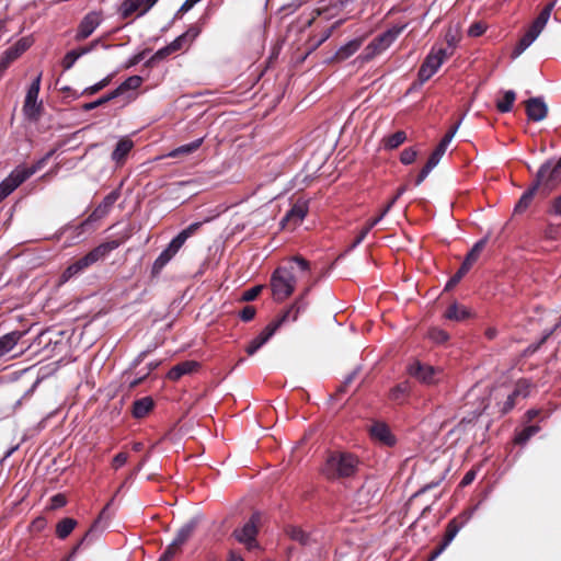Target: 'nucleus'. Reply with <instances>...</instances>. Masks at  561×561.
Here are the masks:
<instances>
[{"label": "nucleus", "instance_id": "obj_1", "mask_svg": "<svg viewBox=\"0 0 561 561\" xmlns=\"http://www.w3.org/2000/svg\"><path fill=\"white\" fill-rule=\"evenodd\" d=\"M359 467V459L347 451L330 453L320 471L328 480H341L355 476Z\"/></svg>", "mask_w": 561, "mask_h": 561}, {"label": "nucleus", "instance_id": "obj_2", "mask_svg": "<svg viewBox=\"0 0 561 561\" xmlns=\"http://www.w3.org/2000/svg\"><path fill=\"white\" fill-rule=\"evenodd\" d=\"M119 247V242L116 240L101 243L84 256L80 257L72 264H70L61 274L60 283H66L73 276H77L83 273L87 268L103 260L111 251L117 249Z\"/></svg>", "mask_w": 561, "mask_h": 561}, {"label": "nucleus", "instance_id": "obj_3", "mask_svg": "<svg viewBox=\"0 0 561 561\" xmlns=\"http://www.w3.org/2000/svg\"><path fill=\"white\" fill-rule=\"evenodd\" d=\"M54 153L55 150H50L33 165L28 168L20 167L13 170L11 174L0 183V202L10 195L25 180L39 171Z\"/></svg>", "mask_w": 561, "mask_h": 561}, {"label": "nucleus", "instance_id": "obj_4", "mask_svg": "<svg viewBox=\"0 0 561 561\" xmlns=\"http://www.w3.org/2000/svg\"><path fill=\"white\" fill-rule=\"evenodd\" d=\"M202 226V222H193L187 228L183 229L176 237H174L169 245L160 253L152 264V275H158L162 268L172 260L179 252L186 240L192 237Z\"/></svg>", "mask_w": 561, "mask_h": 561}, {"label": "nucleus", "instance_id": "obj_5", "mask_svg": "<svg viewBox=\"0 0 561 561\" xmlns=\"http://www.w3.org/2000/svg\"><path fill=\"white\" fill-rule=\"evenodd\" d=\"M202 226V222H193L187 228L183 229L176 237H174L169 245L160 253L152 264V275H158L162 268L172 260L179 252L186 240L192 237Z\"/></svg>", "mask_w": 561, "mask_h": 561}, {"label": "nucleus", "instance_id": "obj_6", "mask_svg": "<svg viewBox=\"0 0 561 561\" xmlns=\"http://www.w3.org/2000/svg\"><path fill=\"white\" fill-rule=\"evenodd\" d=\"M561 176V156L554 163H545L537 172V181L534 185L528 186V202L537 194L547 195L554 182Z\"/></svg>", "mask_w": 561, "mask_h": 561}, {"label": "nucleus", "instance_id": "obj_7", "mask_svg": "<svg viewBox=\"0 0 561 561\" xmlns=\"http://www.w3.org/2000/svg\"><path fill=\"white\" fill-rule=\"evenodd\" d=\"M296 277L294 266H280L275 270L271 277V288L275 300L283 301L295 290Z\"/></svg>", "mask_w": 561, "mask_h": 561}, {"label": "nucleus", "instance_id": "obj_8", "mask_svg": "<svg viewBox=\"0 0 561 561\" xmlns=\"http://www.w3.org/2000/svg\"><path fill=\"white\" fill-rule=\"evenodd\" d=\"M405 28V25L393 26L375 37L364 49L362 58L366 61L385 51Z\"/></svg>", "mask_w": 561, "mask_h": 561}, {"label": "nucleus", "instance_id": "obj_9", "mask_svg": "<svg viewBox=\"0 0 561 561\" xmlns=\"http://www.w3.org/2000/svg\"><path fill=\"white\" fill-rule=\"evenodd\" d=\"M447 58V51L444 48H433L430 54L425 57L423 64L420 67L417 78L420 84L425 83L430 80L440 68L445 59Z\"/></svg>", "mask_w": 561, "mask_h": 561}, {"label": "nucleus", "instance_id": "obj_10", "mask_svg": "<svg viewBox=\"0 0 561 561\" xmlns=\"http://www.w3.org/2000/svg\"><path fill=\"white\" fill-rule=\"evenodd\" d=\"M381 497V484L375 480H366L358 489L355 495V501L360 507H368L377 503Z\"/></svg>", "mask_w": 561, "mask_h": 561}, {"label": "nucleus", "instance_id": "obj_11", "mask_svg": "<svg viewBox=\"0 0 561 561\" xmlns=\"http://www.w3.org/2000/svg\"><path fill=\"white\" fill-rule=\"evenodd\" d=\"M408 373L420 382L425 385L437 383L439 381V377L443 374L440 369L422 364L419 360H414L408 366Z\"/></svg>", "mask_w": 561, "mask_h": 561}, {"label": "nucleus", "instance_id": "obj_12", "mask_svg": "<svg viewBox=\"0 0 561 561\" xmlns=\"http://www.w3.org/2000/svg\"><path fill=\"white\" fill-rule=\"evenodd\" d=\"M261 520L260 513L252 514L250 520L243 525L241 529H236L233 536L236 539L245 545L248 549H254L257 547L255 540L257 534V525Z\"/></svg>", "mask_w": 561, "mask_h": 561}, {"label": "nucleus", "instance_id": "obj_13", "mask_svg": "<svg viewBox=\"0 0 561 561\" xmlns=\"http://www.w3.org/2000/svg\"><path fill=\"white\" fill-rule=\"evenodd\" d=\"M39 85H41V75H38L36 77V79L32 82V84L30 85L26 96H25L24 105H23L24 114L30 119H36L39 114V110L42 107V104L37 103Z\"/></svg>", "mask_w": 561, "mask_h": 561}, {"label": "nucleus", "instance_id": "obj_14", "mask_svg": "<svg viewBox=\"0 0 561 561\" xmlns=\"http://www.w3.org/2000/svg\"><path fill=\"white\" fill-rule=\"evenodd\" d=\"M557 0H552L547 3L538 16L533 21V23L528 26V47L538 38L545 26L547 25L551 11L556 5Z\"/></svg>", "mask_w": 561, "mask_h": 561}, {"label": "nucleus", "instance_id": "obj_15", "mask_svg": "<svg viewBox=\"0 0 561 561\" xmlns=\"http://www.w3.org/2000/svg\"><path fill=\"white\" fill-rule=\"evenodd\" d=\"M121 196L119 190H114L110 194H107L103 201L99 204V206L93 210V213L85 219L78 228L83 230L87 226H89L92 221L103 218L108 214L113 205L117 202Z\"/></svg>", "mask_w": 561, "mask_h": 561}, {"label": "nucleus", "instance_id": "obj_16", "mask_svg": "<svg viewBox=\"0 0 561 561\" xmlns=\"http://www.w3.org/2000/svg\"><path fill=\"white\" fill-rule=\"evenodd\" d=\"M31 44L32 42L30 38L23 37L3 53L2 57L0 58V78L13 61L16 60L26 49H28Z\"/></svg>", "mask_w": 561, "mask_h": 561}, {"label": "nucleus", "instance_id": "obj_17", "mask_svg": "<svg viewBox=\"0 0 561 561\" xmlns=\"http://www.w3.org/2000/svg\"><path fill=\"white\" fill-rule=\"evenodd\" d=\"M308 206L305 202H297L280 221L283 229H295L306 217Z\"/></svg>", "mask_w": 561, "mask_h": 561}, {"label": "nucleus", "instance_id": "obj_18", "mask_svg": "<svg viewBox=\"0 0 561 561\" xmlns=\"http://www.w3.org/2000/svg\"><path fill=\"white\" fill-rule=\"evenodd\" d=\"M309 291V288L306 289L305 294L295 300V302L287 309L285 312L273 323L277 324V329L286 322H294L298 319L299 314L307 309V302L305 301V296Z\"/></svg>", "mask_w": 561, "mask_h": 561}, {"label": "nucleus", "instance_id": "obj_19", "mask_svg": "<svg viewBox=\"0 0 561 561\" xmlns=\"http://www.w3.org/2000/svg\"><path fill=\"white\" fill-rule=\"evenodd\" d=\"M101 21L102 18L99 12H89L87 15H84V18L81 20L78 26L76 39L83 41L87 37H89L94 32V30L100 25Z\"/></svg>", "mask_w": 561, "mask_h": 561}, {"label": "nucleus", "instance_id": "obj_20", "mask_svg": "<svg viewBox=\"0 0 561 561\" xmlns=\"http://www.w3.org/2000/svg\"><path fill=\"white\" fill-rule=\"evenodd\" d=\"M549 112L543 96H528V122H542Z\"/></svg>", "mask_w": 561, "mask_h": 561}, {"label": "nucleus", "instance_id": "obj_21", "mask_svg": "<svg viewBox=\"0 0 561 561\" xmlns=\"http://www.w3.org/2000/svg\"><path fill=\"white\" fill-rule=\"evenodd\" d=\"M461 527L462 524H459L456 518L451 519L446 527L443 542L431 553L427 561H434L449 546Z\"/></svg>", "mask_w": 561, "mask_h": 561}, {"label": "nucleus", "instance_id": "obj_22", "mask_svg": "<svg viewBox=\"0 0 561 561\" xmlns=\"http://www.w3.org/2000/svg\"><path fill=\"white\" fill-rule=\"evenodd\" d=\"M277 324L273 322L265 327V329L254 337L245 348L248 355L252 356L255 354L275 333Z\"/></svg>", "mask_w": 561, "mask_h": 561}, {"label": "nucleus", "instance_id": "obj_23", "mask_svg": "<svg viewBox=\"0 0 561 561\" xmlns=\"http://www.w3.org/2000/svg\"><path fill=\"white\" fill-rule=\"evenodd\" d=\"M370 435L374 439L387 446H392L396 443L388 425L381 422H376L371 425Z\"/></svg>", "mask_w": 561, "mask_h": 561}, {"label": "nucleus", "instance_id": "obj_24", "mask_svg": "<svg viewBox=\"0 0 561 561\" xmlns=\"http://www.w3.org/2000/svg\"><path fill=\"white\" fill-rule=\"evenodd\" d=\"M198 363L195 360L182 362L170 369V371L168 373V378L170 380L176 381L182 376L195 371L198 368Z\"/></svg>", "mask_w": 561, "mask_h": 561}, {"label": "nucleus", "instance_id": "obj_25", "mask_svg": "<svg viewBox=\"0 0 561 561\" xmlns=\"http://www.w3.org/2000/svg\"><path fill=\"white\" fill-rule=\"evenodd\" d=\"M23 333L13 331L0 337V357L7 355L18 344Z\"/></svg>", "mask_w": 561, "mask_h": 561}, {"label": "nucleus", "instance_id": "obj_26", "mask_svg": "<svg viewBox=\"0 0 561 561\" xmlns=\"http://www.w3.org/2000/svg\"><path fill=\"white\" fill-rule=\"evenodd\" d=\"M363 41L360 38L350 41L337 49L334 58L339 61L347 59L359 49Z\"/></svg>", "mask_w": 561, "mask_h": 561}, {"label": "nucleus", "instance_id": "obj_27", "mask_svg": "<svg viewBox=\"0 0 561 561\" xmlns=\"http://www.w3.org/2000/svg\"><path fill=\"white\" fill-rule=\"evenodd\" d=\"M488 239H489V236H485L484 238H482L481 240H479L478 242L474 243L472 249L466 255L465 261L462 262V265H465L466 267H468L470 270V267L478 261L481 252L485 248Z\"/></svg>", "mask_w": 561, "mask_h": 561}, {"label": "nucleus", "instance_id": "obj_28", "mask_svg": "<svg viewBox=\"0 0 561 561\" xmlns=\"http://www.w3.org/2000/svg\"><path fill=\"white\" fill-rule=\"evenodd\" d=\"M153 408V400L150 397H144L136 400L133 404V416L136 419L145 417Z\"/></svg>", "mask_w": 561, "mask_h": 561}, {"label": "nucleus", "instance_id": "obj_29", "mask_svg": "<svg viewBox=\"0 0 561 561\" xmlns=\"http://www.w3.org/2000/svg\"><path fill=\"white\" fill-rule=\"evenodd\" d=\"M204 141V138H198L190 144H186V145H182L175 149H173L172 151H170L167 157L169 158H178V157H185V156H190L192 154L193 152H195L203 144Z\"/></svg>", "mask_w": 561, "mask_h": 561}, {"label": "nucleus", "instance_id": "obj_30", "mask_svg": "<svg viewBox=\"0 0 561 561\" xmlns=\"http://www.w3.org/2000/svg\"><path fill=\"white\" fill-rule=\"evenodd\" d=\"M196 527V523L191 520L184 524L176 533L175 538L172 540L173 546L183 547V545L191 538Z\"/></svg>", "mask_w": 561, "mask_h": 561}, {"label": "nucleus", "instance_id": "obj_31", "mask_svg": "<svg viewBox=\"0 0 561 561\" xmlns=\"http://www.w3.org/2000/svg\"><path fill=\"white\" fill-rule=\"evenodd\" d=\"M133 146H134V144L130 139H127V138L121 139L117 142L116 148L112 152V159L116 163H122L125 160L128 152L131 150Z\"/></svg>", "mask_w": 561, "mask_h": 561}, {"label": "nucleus", "instance_id": "obj_32", "mask_svg": "<svg viewBox=\"0 0 561 561\" xmlns=\"http://www.w3.org/2000/svg\"><path fill=\"white\" fill-rule=\"evenodd\" d=\"M96 45V43H92L90 47H83V48H80V49H73V50H70L68 51L64 59H62V67L65 70H69L73 65L75 62L78 60V58H80L81 56L88 54L89 51H91V49Z\"/></svg>", "mask_w": 561, "mask_h": 561}, {"label": "nucleus", "instance_id": "obj_33", "mask_svg": "<svg viewBox=\"0 0 561 561\" xmlns=\"http://www.w3.org/2000/svg\"><path fill=\"white\" fill-rule=\"evenodd\" d=\"M470 316L469 310L458 304H453L448 307L445 317L449 320L461 321Z\"/></svg>", "mask_w": 561, "mask_h": 561}, {"label": "nucleus", "instance_id": "obj_34", "mask_svg": "<svg viewBox=\"0 0 561 561\" xmlns=\"http://www.w3.org/2000/svg\"><path fill=\"white\" fill-rule=\"evenodd\" d=\"M408 190L407 185H402L397 190L396 195L388 202V204L380 210L379 215L375 218L370 219L371 225H377L382 220V218L390 211L397 199L403 195Z\"/></svg>", "mask_w": 561, "mask_h": 561}, {"label": "nucleus", "instance_id": "obj_35", "mask_svg": "<svg viewBox=\"0 0 561 561\" xmlns=\"http://www.w3.org/2000/svg\"><path fill=\"white\" fill-rule=\"evenodd\" d=\"M111 503H108L103 510L102 512L100 513L98 519L93 523V525L90 527V529L88 530V533L84 535V537L81 539V541L76 546L73 547V549L71 550V552L69 553V556L64 560V561H72L77 551L79 550L80 546L83 543V541L90 536V534H92L94 530H96V528L99 527V524L101 523V520L105 517V512L106 510L108 508Z\"/></svg>", "mask_w": 561, "mask_h": 561}, {"label": "nucleus", "instance_id": "obj_36", "mask_svg": "<svg viewBox=\"0 0 561 561\" xmlns=\"http://www.w3.org/2000/svg\"><path fill=\"white\" fill-rule=\"evenodd\" d=\"M77 526V520L70 517L61 519L56 526V535L60 539L67 538Z\"/></svg>", "mask_w": 561, "mask_h": 561}, {"label": "nucleus", "instance_id": "obj_37", "mask_svg": "<svg viewBox=\"0 0 561 561\" xmlns=\"http://www.w3.org/2000/svg\"><path fill=\"white\" fill-rule=\"evenodd\" d=\"M516 94L514 91H505L503 93V96L496 101V108L501 113L510 112L513 107V104L515 102Z\"/></svg>", "mask_w": 561, "mask_h": 561}, {"label": "nucleus", "instance_id": "obj_38", "mask_svg": "<svg viewBox=\"0 0 561 561\" xmlns=\"http://www.w3.org/2000/svg\"><path fill=\"white\" fill-rule=\"evenodd\" d=\"M407 139V135L404 131L399 130L386 138H383V146L388 150H392L398 148L401 144H403Z\"/></svg>", "mask_w": 561, "mask_h": 561}, {"label": "nucleus", "instance_id": "obj_39", "mask_svg": "<svg viewBox=\"0 0 561 561\" xmlns=\"http://www.w3.org/2000/svg\"><path fill=\"white\" fill-rule=\"evenodd\" d=\"M145 7V0H124L121 7V13L123 18H128L138 9Z\"/></svg>", "mask_w": 561, "mask_h": 561}, {"label": "nucleus", "instance_id": "obj_40", "mask_svg": "<svg viewBox=\"0 0 561 561\" xmlns=\"http://www.w3.org/2000/svg\"><path fill=\"white\" fill-rule=\"evenodd\" d=\"M409 392L410 385L408 381H403L391 389L390 399L397 402H402Z\"/></svg>", "mask_w": 561, "mask_h": 561}, {"label": "nucleus", "instance_id": "obj_41", "mask_svg": "<svg viewBox=\"0 0 561 561\" xmlns=\"http://www.w3.org/2000/svg\"><path fill=\"white\" fill-rule=\"evenodd\" d=\"M561 327V318L559 321L549 330H546L537 343L528 345V354L537 352L540 346Z\"/></svg>", "mask_w": 561, "mask_h": 561}, {"label": "nucleus", "instance_id": "obj_42", "mask_svg": "<svg viewBox=\"0 0 561 561\" xmlns=\"http://www.w3.org/2000/svg\"><path fill=\"white\" fill-rule=\"evenodd\" d=\"M287 534L293 540L301 545H308L310 542V535L298 527H290Z\"/></svg>", "mask_w": 561, "mask_h": 561}, {"label": "nucleus", "instance_id": "obj_43", "mask_svg": "<svg viewBox=\"0 0 561 561\" xmlns=\"http://www.w3.org/2000/svg\"><path fill=\"white\" fill-rule=\"evenodd\" d=\"M142 82L141 77L139 76H131L127 78L117 89L114 91H119V94L125 90H135L140 87Z\"/></svg>", "mask_w": 561, "mask_h": 561}, {"label": "nucleus", "instance_id": "obj_44", "mask_svg": "<svg viewBox=\"0 0 561 561\" xmlns=\"http://www.w3.org/2000/svg\"><path fill=\"white\" fill-rule=\"evenodd\" d=\"M196 33H193L191 31H187L186 33L178 36L173 42H171L170 48L172 53H175L184 46V44L187 42V38L191 37V39L195 38Z\"/></svg>", "mask_w": 561, "mask_h": 561}, {"label": "nucleus", "instance_id": "obj_45", "mask_svg": "<svg viewBox=\"0 0 561 561\" xmlns=\"http://www.w3.org/2000/svg\"><path fill=\"white\" fill-rule=\"evenodd\" d=\"M118 95H119V91H112L107 95L102 96V98L98 99L96 101L84 104L83 108L85 111H91V110L96 108L98 106H101V105L105 104L106 102L117 98Z\"/></svg>", "mask_w": 561, "mask_h": 561}, {"label": "nucleus", "instance_id": "obj_46", "mask_svg": "<svg viewBox=\"0 0 561 561\" xmlns=\"http://www.w3.org/2000/svg\"><path fill=\"white\" fill-rule=\"evenodd\" d=\"M173 54L171 51L170 45H167L165 47L160 48L154 53V55L147 61L148 66L153 65L154 62H158L164 58H167L169 55Z\"/></svg>", "mask_w": 561, "mask_h": 561}, {"label": "nucleus", "instance_id": "obj_47", "mask_svg": "<svg viewBox=\"0 0 561 561\" xmlns=\"http://www.w3.org/2000/svg\"><path fill=\"white\" fill-rule=\"evenodd\" d=\"M469 268L461 264L458 272L448 280L446 284V289H450L455 285H457L460 279L468 273Z\"/></svg>", "mask_w": 561, "mask_h": 561}, {"label": "nucleus", "instance_id": "obj_48", "mask_svg": "<svg viewBox=\"0 0 561 561\" xmlns=\"http://www.w3.org/2000/svg\"><path fill=\"white\" fill-rule=\"evenodd\" d=\"M181 547L179 546H173V542H171L167 549L164 550V552L161 554L160 557V561H170L171 559L174 558V556L176 553H179L181 551Z\"/></svg>", "mask_w": 561, "mask_h": 561}, {"label": "nucleus", "instance_id": "obj_49", "mask_svg": "<svg viewBox=\"0 0 561 561\" xmlns=\"http://www.w3.org/2000/svg\"><path fill=\"white\" fill-rule=\"evenodd\" d=\"M486 30V24L483 22H474L468 30V35L471 37H478L482 35Z\"/></svg>", "mask_w": 561, "mask_h": 561}, {"label": "nucleus", "instance_id": "obj_50", "mask_svg": "<svg viewBox=\"0 0 561 561\" xmlns=\"http://www.w3.org/2000/svg\"><path fill=\"white\" fill-rule=\"evenodd\" d=\"M417 156V152L413 148H407L401 152L400 161L403 164H411Z\"/></svg>", "mask_w": 561, "mask_h": 561}, {"label": "nucleus", "instance_id": "obj_51", "mask_svg": "<svg viewBox=\"0 0 561 561\" xmlns=\"http://www.w3.org/2000/svg\"><path fill=\"white\" fill-rule=\"evenodd\" d=\"M376 225H371V221L368 220L366 226L360 230L359 234L355 239V241L352 243L351 248H356L362 241L366 238V236L369 233V231L375 227Z\"/></svg>", "mask_w": 561, "mask_h": 561}, {"label": "nucleus", "instance_id": "obj_52", "mask_svg": "<svg viewBox=\"0 0 561 561\" xmlns=\"http://www.w3.org/2000/svg\"><path fill=\"white\" fill-rule=\"evenodd\" d=\"M262 288H263L262 286H254V287L245 290L242 294L241 300L242 301H252V300H254L259 296V294L261 293Z\"/></svg>", "mask_w": 561, "mask_h": 561}, {"label": "nucleus", "instance_id": "obj_53", "mask_svg": "<svg viewBox=\"0 0 561 561\" xmlns=\"http://www.w3.org/2000/svg\"><path fill=\"white\" fill-rule=\"evenodd\" d=\"M520 394V391L519 390H515L514 392L507 394L506 397V401L504 403V405L502 407L501 409V412L504 414V413H507L510 410L513 409L514 404H515V397L516 396H519Z\"/></svg>", "mask_w": 561, "mask_h": 561}, {"label": "nucleus", "instance_id": "obj_54", "mask_svg": "<svg viewBox=\"0 0 561 561\" xmlns=\"http://www.w3.org/2000/svg\"><path fill=\"white\" fill-rule=\"evenodd\" d=\"M430 337L436 342V343H444L448 340V334L447 332L443 331V330H439V329H433L431 332H430Z\"/></svg>", "mask_w": 561, "mask_h": 561}, {"label": "nucleus", "instance_id": "obj_55", "mask_svg": "<svg viewBox=\"0 0 561 561\" xmlns=\"http://www.w3.org/2000/svg\"><path fill=\"white\" fill-rule=\"evenodd\" d=\"M110 81H111V77H106L103 80H101L100 82L95 83L94 85L87 88L84 90V93L94 94V93L99 92L100 90H102L103 88H105L110 83Z\"/></svg>", "mask_w": 561, "mask_h": 561}, {"label": "nucleus", "instance_id": "obj_56", "mask_svg": "<svg viewBox=\"0 0 561 561\" xmlns=\"http://www.w3.org/2000/svg\"><path fill=\"white\" fill-rule=\"evenodd\" d=\"M549 213L561 217V194L550 202Z\"/></svg>", "mask_w": 561, "mask_h": 561}, {"label": "nucleus", "instance_id": "obj_57", "mask_svg": "<svg viewBox=\"0 0 561 561\" xmlns=\"http://www.w3.org/2000/svg\"><path fill=\"white\" fill-rule=\"evenodd\" d=\"M290 263H296L300 271L308 272L310 268L309 262L302 256L296 255L289 260Z\"/></svg>", "mask_w": 561, "mask_h": 561}, {"label": "nucleus", "instance_id": "obj_58", "mask_svg": "<svg viewBox=\"0 0 561 561\" xmlns=\"http://www.w3.org/2000/svg\"><path fill=\"white\" fill-rule=\"evenodd\" d=\"M255 316V308L252 307V306H245L241 311H240V318L243 320V321H250L254 318Z\"/></svg>", "mask_w": 561, "mask_h": 561}, {"label": "nucleus", "instance_id": "obj_59", "mask_svg": "<svg viewBox=\"0 0 561 561\" xmlns=\"http://www.w3.org/2000/svg\"><path fill=\"white\" fill-rule=\"evenodd\" d=\"M526 208V192H524L520 197H519V201L517 203V205L515 206V209H514V217H517L518 215H522L523 211L525 210Z\"/></svg>", "mask_w": 561, "mask_h": 561}, {"label": "nucleus", "instance_id": "obj_60", "mask_svg": "<svg viewBox=\"0 0 561 561\" xmlns=\"http://www.w3.org/2000/svg\"><path fill=\"white\" fill-rule=\"evenodd\" d=\"M128 456L125 453L117 454L113 459V467L118 469L127 462Z\"/></svg>", "mask_w": 561, "mask_h": 561}, {"label": "nucleus", "instance_id": "obj_61", "mask_svg": "<svg viewBox=\"0 0 561 561\" xmlns=\"http://www.w3.org/2000/svg\"><path fill=\"white\" fill-rule=\"evenodd\" d=\"M449 144H450L449 137H443V139L440 140V142L438 144V146L436 147V149L434 151L437 154H439L440 157H443L444 153L446 152Z\"/></svg>", "mask_w": 561, "mask_h": 561}, {"label": "nucleus", "instance_id": "obj_62", "mask_svg": "<svg viewBox=\"0 0 561 561\" xmlns=\"http://www.w3.org/2000/svg\"><path fill=\"white\" fill-rule=\"evenodd\" d=\"M449 144H450L449 137H443V139L440 140V142L438 144V146L436 147V149L434 151L437 154H439L440 157H443L444 153L446 152Z\"/></svg>", "mask_w": 561, "mask_h": 561}, {"label": "nucleus", "instance_id": "obj_63", "mask_svg": "<svg viewBox=\"0 0 561 561\" xmlns=\"http://www.w3.org/2000/svg\"><path fill=\"white\" fill-rule=\"evenodd\" d=\"M66 504V497L62 494H56L51 499V507L59 508Z\"/></svg>", "mask_w": 561, "mask_h": 561}, {"label": "nucleus", "instance_id": "obj_64", "mask_svg": "<svg viewBox=\"0 0 561 561\" xmlns=\"http://www.w3.org/2000/svg\"><path fill=\"white\" fill-rule=\"evenodd\" d=\"M440 159L442 157L433 151L425 165L433 170L439 163Z\"/></svg>", "mask_w": 561, "mask_h": 561}]
</instances>
